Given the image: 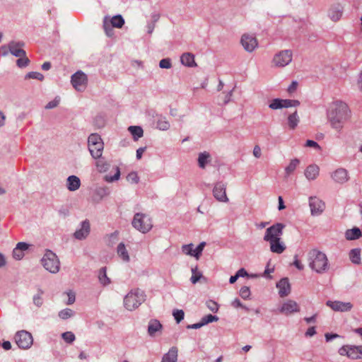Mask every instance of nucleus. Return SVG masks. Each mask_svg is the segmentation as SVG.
I'll return each mask as SVG.
<instances>
[{"instance_id": "obj_59", "label": "nucleus", "mask_w": 362, "mask_h": 362, "mask_svg": "<svg viewBox=\"0 0 362 362\" xmlns=\"http://www.w3.org/2000/svg\"><path fill=\"white\" fill-rule=\"evenodd\" d=\"M67 296H68L67 304L68 305L73 304L75 301V293L72 291H69L67 293Z\"/></svg>"}, {"instance_id": "obj_37", "label": "nucleus", "mask_w": 362, "mask_h": 362, "mask_svg": "<svg viewBox=\"0 0 362 362\" xmlns=\"http://www.w3.org/2000/svg\"><path fill=\"white\" fill-rule=\"evenodd\" d=\"M202 277V273L198 270L197 267L192 268L191 281L192 284H196Z\"/></svg>"}, {"instance_id": "obj_2", "label": "nucleus", "mask_w": 362, "mask_h": 362, "mask_svg": "<svg viewBox=\"0 0 362 362\" xmlns=\"http://www.w3.org/2000/svg\"><path fill=\"white\" fill-rule=\"evenodd\" d=\"M284 228V224L277 223L265 230L263 240L269 243L270 251L273 253L280 255L286 249V244L281 238Z\"/></svg>"}, {"instance_id": "obj_31", "label": "nucleus", "mask_w": 362, "mask_h": 362, "mask_svg": "<svg viewBox=\"0 0 362 362\" xmlns=\"http://www.w3.org/2000/svg\"><path fill=\"white\" fill-rule=\"evenodd\" d=\"M109 23L112 27L121 28L124 24V20L121 15H117L110 19Z\"/></svg>"}, {"instance_id": "obj_42", "label": "nucleus", "mask_w": 362, "mask_h": 362, "mask_svg": "<svg viewBox=\"0 0 362 362\" xmlns=\"http://www.w3.org/2000/svg\"><path fill=\"white\" fill-rule=\"evenodd\" d=\"M44 291L42 289L38 290V293L33 296V303L37 307H40L43 303L42 295Z\"/></svg>"}, {"instance_id": "obj_47", "label": "nucleus", "mask_w": 362, "mask_h": 362, "mask_svg": "<svg viewBox=\"0 0 362 362\" xmlns=\"http://www.w3.org/2000/svg\"><path fill=\"white\" fill-rule=\"evenodd\" d=\"M218 317L216 315H212L211 314H209L202 319V322L203 325H207L209 322H216L218 321Z\"/></svg>"}, {"instance_id": "obj_27", "label": "nucleus", "mask_w": 362, "mask_h": 362, "mask_svg": "<svg viewBox=\"0 0 362 362\" xmlns=\"http://www.w3.org/2000/svg\"><path fill=\"white\" fill-rule=\"evenodd\" d=\"M162 328V325L157 320H151L148 323V332L149 335L153 336L155 333Z\"/></svg>"}, {"instance_id": "obj_25", "label": "nucleus", "mask_w": 362, "mask_h": 362, "mask_svg": "<svg viewBox=\"0 0 362 362\" xmlns=\"http://www.w3.org/2000/svg\"><path fill=\"white\" fill-rule=\"evenodd\" d=\"M103 143L98 144L95 145L88 146L89 151L91 156L95 158H99L101 157L103 151Z\"/></svg>"}, {"instance_id": "obj_10", "label": "nucleus", "mask_w": 362, "mask_h": 362, "mask_svg": "<svg viewBox=\"0 0 362 362\" xmlns=\"http://www.w3.org/2000/svg\"><path fill=\"white\" fill-rule=\"evenodd\" d=\"M87 80L86 75L81 71H77L71 76V83L78 91H82L86 88Z\"/></svg>"}, {"instance_id": "obj_22", "label": "nucleus", "mask_w": 362, "mask_h": 362, "mask_svg": "<svg viewBox=\"0 0 362 362\" xmlns=\"http://www.w3.org/2000/svg\"><path fill=\"white\" fill-rule=\"evenodd\" d=\"M300 163V160L298 158L291 160L288 165L284 169L285 177H288L292 175L299 165Z\"/></svg>"}, {"instance_id": "obj_15", "label": "nucleus", "mask_w": 362, "mask_h": 362, "mask_svg": "<svg viewBox=\"0 0 362 362\" xmlns=\"http://www.w3.org/2000/svg\"><path fill=\"white\" fill-rule=\"evenodd\" d=\"M279 311L281 313L288 315L293 313L299 312L300 308L296 301L288 300L283 303Z\"/></svg>"}, {"instance_id": "obj_4", "label": "nucleus", "mask_w": 362, "mask_h": 362, "mask_svg": "<svg viewBox=\"0 0 362 362\" xmlns=\"http://www.w3.org/2000/svg\"><path fill=\"white\" fill-rule=\"evenodd\" d=\"M146 300L144 292L139 288L133 289L127 293L124 299V305L129 310L139 308Z\"/></svg>"}, {"instance_id": "obj_14", "label": "nucleus", "mask_w": 362, "mask_h": 362, "mask_svg": "<svg viewBox=\"0 0 362 362\" xmlns=\"http://www.w3.org/2000/svg\"><path fill=\"white\" fill-rule=\"evenodd\" d=\"M226 185L222 182H218L215 185L213 194L214 197L218 201L221 202H228V198L226 195Z\"/></svg>"}, {"instance_id": "obj_50", "label": "nucleus", "mask_w": 362, "mask_h": 362, "mask_svg": "<svg viewBox=\"0 0 362 362\" xmlns=\"http://www.w3.org/2000/svg\"><path fill=\"white\" fill-rule=\"evenodd\" d=\"M193 246L194 245L192 243L182 245V252L187 255L193 256V254H194Z\"/></svg>"}, {"instance_id": "obj_29", "label": "nucleus", "mask_w": 362, "mask_h": 362, "mask_svg": "<svg viewBox=\"0 0 362 362\" xmlns=\"http://www.w3.org/2000/svg\"><path fill=\"white\" fill-rule=\"evenodd\" d=\"M349 259L352 263L355 264H360L361 263V249H352L349 252Z\"/></svg>"}, {"instance_id": "obj_20", "label": "nucleus", "mask_w": 362, "mask_h": 362, "mask_svg": "<svg viewBox=\"0 0 362 362\" xmlns=\"http://www.w3.org/2000/svg\"><path fill=\"white\" fill-rule=\"evenodd\" d=\"M90 233V223L86 220L82 222L81 228L76 230L74 233V236L76 239L82 240L86 238Z\"/></svg>"}, {"instance_id": "obj_53", "label": "nucleus", "mask_w": 362, "mask_h": 362, "mask_svg": "<svg viewBox=\"0 0 362 362\" xmlns=\"http://www.w3.org/2000/svg\"><path fill=\"white\" fill-rule=\"evenodd\" d=\"M18 58L19 59L16 61V63L20 68L25 67L28 65L30 61L26 55Z\"/></svg>"}, {"instance_id": "obj_34", "label": "nucleus", "mask_w": 362, "mask_h": 362, "mask_svg": "<svg viewBox=\"0 0 362 362\" xmlns=\"http://www.w3.org/2000/svg\"><path fill=\"white\" fill-rule=\"evenodd\" d=\"M209 157H210V155L207 152L201 153L199 155L198 163H199V166L201 168H205L206 163H208V160H209Z\"/></svg>"}, {"instance_id": "obj_32", "label": "nucleus", "mask_w": 362, "mask_h": 362, "mask_svg": "<svg viewBox=\"0 0 362 362\" xmlns=\"http://www.w3.org/2000/svg\"><path fill=\"white\" fill-rule=\"evenodd\" d=\"M98 279L100 282L104 286L108 285L110 283V279L107 276L106 267H102L99 270Z\"/></svg>"}, {"instance_id": "obj_57", "label": "nucleus", "mask_w": 362, "mask_h": 362, "mask_svg": "<svg viewBox=\"0 0 362 362\" xmlns=\"http://www.w3.org/2000/svg\"><path fill=\"white\" fill-rule=\"evenodd\" d=\"M59 101H60L59 98H56L52 101H50L49 103H48L47 104V105L45 106V107L47 109L54 108V107H57L59 105Z\"/></svg>"}, {"instance_id": "obj_48", "label": "nucleus", "mask_w": 362, "mask_h": 362, "mask_svg": "<svg viewBox=\"0 0 362 362\" xmlns=\"http://www.w3.org/2000/svg\"><path fill=\"white\" fill-rule=\"evenodd\" d=\"M25 78H33L42 81L44 79V76L40 72L31 71L26 74Z\"/></svg>"}, {"instance_id": "obj_13", "label": "nucleus", "mask_w": 362, "mask_h": 362, "mask_svg": "<svg viewBox=\"0 0 362 362\" xmlns=\"http://www.w3.org/2000/svg\"><path fill=\"white\" fill-rule=\"evenodd\" d=\"M326 305L337 312H347L352 309L353 305L350 302L327 300Z\"/></svg>"}, {"instance_id": "obj_60", "label": "nucleus", "mask_w": 362, "mask_h": 362, "mask_svg": "<svg viewBox=\"0 0 362 362\" xmlns=\"http://www.w3.org/2000/svg\"><path fill=\"white\" fill-rule=\"evenodd\" d=\"M298 87V83L296 81H293L291 85L288 86L287 91L289 93H293L295 92Z\"/></svg>"}, {"instance_id": "obj_56", "label": "nucleus", "mask_w": 362, "mask_h": 362, "mask_svg": "<svg viewBox=\"0 0 362 362\" xmlns=\"http://www.w3.org/2000/svg\"><path fill=\"white\" fill-rule=\"evenodd\" d=\"M23 256H24L23 252H22L20 250H18L16 247L14 248V250L13 251V257H14V259L20 260L23 257Z\"/></svg>"}, {"instance_id": "obj_58", "label": "nucleus", "mask_w": 362, "mask_h": 362, "mask_svg": "<svg viewBox=\"0 0 362 362\" xmlns=\"http://www.w3.org/2000/svg\"><path fill=\"white\" fill-rule=\"evenodd\" d=\"M207 307L209 308V310L214 313L216 312L218 309V304L213 300H209L207 302Z\"/></svg>"}, {"instance_id": "obj_8", "label": "nucleus", "mask_w": 362, "mask_h": 362, "mask_svg": "<svg viewBox=\"0 0 362 362\" xmlns=\"http://www.w3.org/2000/svg\"><path fill=\"white\" fill-rule=\"evenodd\" d=\"M15 340L18 347L23 349L30 348L33 342L31 334L25 330L18 332L15 336Z\"/></svg>"}, {"instance_id": "obj_39", "label": "nucleus", "mask_w": 362, "mask_h": 362, "mask_svg": "<svg viewBox=\"0 0 362 362\" xmlns=\"http://www.w3.org/2000/svg\"><path fill=\"white\" fill-rule=\"evenodd\" d=\"M103 28L108 37L113 35V30L111 28V24L109 23V19L107 17H105L103 20Z\"/></svg>"}, {"instance_id": "obj_23", "label": "nucleus", "mask_w": 362, "mask_h": 362, "mask_svg": "<svg viewBox=\"0 0 362 362\" xmlns=\"http://www.w3.org/2000/svg\"><path fill=\"white\" fill-rule=\"evenodd\" d=\"M299 122L300 117L299 115H298L297 110H296L294 112L290 114L288 116L287 124L290 129H295L298 125Z\"/></svg>"}, {"instance_id": "obj_16", "label": "nucleus", "mask_w": 362, "mask_h": 362, "mask_svg": "<svg viewBox=\"0 0 362 362\" xmlns=\"http://www.w3.org/2000/svg\"><path fill=\"white\" fill-rule=\"evenodd\" d=\"M332 180L339 184H344L349 180L348 172L344 168H338L332 173Z\"/></svg>"}, {"instance_id": "obj_46", "label": "nucleus", "mask_w": 362, "mask_h": 362, "mask_svg": "<svg viewBox=\"0 0 362 362\" xmlns=\"http://www.w3.org/2000/svg\"><path fill=\"white\" fill-rule=\"evenodd\" d=\"M62 337L69 344L72 343L76 339L74 334L71 332H66L62 334Z\"/></svg>"}, {"instance_id": "obj_38", "label": "nucleus", "mask_w": 362, "mask_h": 362, "mask_svg": "<svg viewBox=\"0 0 362 362\" xmlns=\"http://www.w3.org/2000/svg\"><path fill=\"white\" fill-rule=\"evenodd\" d=\"M88 146L95 145L103 143L100 135L98 134H91L88 139Z\"/></svg>"}, {"instance_id": "obj_43", "label": "nucleus", "mask_w": 362, "mask_h": 362, "mask_svg": "<svg viewBox=\"0 0 362 362\" xmlns=\"http://www.w3.org/2000/svg\"><path fill=\"white\" fill-rule=\"evenodd\" d=\"M119 177H120L119 168L118 167H115V173L114 176H110V175H105V179L108 182H112L114 181L118 180L119 179Z\"/></svg>"}, {"instance_id": "obj_9", "label": "nucleus", "mask_w": 362, "mask_h": 362, "mask_svg": "<svg viewBox=\"0 0 362 362\" xmlns=\"http://www.w3.org/2000/svg\"><path fill=\"white\" fill-rule=\"evenodd\" d=\"M339 354L351 359L362 358V346H344L339 349Z\"/></svg>"}, {"instance_id": "obj_54", "label": "nucleus", "mask_w": 362, "mask_h": 362, "mask_svg": "<svg viewBox=\"0 0 362 362\" xmlns=\"http://www.w3.org/2000/svg\"><path fill=\"white\" fill-rule=\"evenodd\" d=\"M159 66L162 69H170L172 66L170 59H163L159 62Z\"/></svg>"}, {"instance_id": "obj_5", "label": "nucleus", "mask_w": 362, "mask_h": 362, "mask_svg": "<svg viewBox=\"0 0 362 362\" xmlns=\"http://www.w3.org/2000/svg\"><path fill=\"white\" fill-rule=\"evenodd\" d=\"M132 226L137 230L146 233L152 228L153 223L148 215L137 213L134 216Z\"/></svg>"}, {"instance_id": "obj_55", "label": "nucleus", "mask_w": 362, "mask_h": 362, "mask_svg": "<svg viewBox=\"0 0 362 362\" xmlns=\"http://www.w3.org/2000/svg\"><path fill=\"white\" fill-rule=\"evenodd\" d=\"M240 295L244 299L248 298L250 295V291L249 288L247 286L242 287L240 290Z\"/></svg>"}, {"instance_id": "obj_64", "label": "nucleus", "mask_w": 362, "mask_h": 362, "mask_svg": "<svg viewBox=\"0 0 362 362\" xmlns=\"http://www.w3.org/2000/svg\"><path fill=\"white\" fill-rule=\"evenodd\" d=\"M305 146L312 147L315 148H320L319 144L313 140H308L305 144Z\"/></svg>"}, {"instance_id": "obj_41", "label": "nucleus", "mask_w": 362, "mask_h": 362, "mask_svg": "<svg viewBox=\"0 0 362 362\" xmlns=\"http://www.w3.org/2000/svg\"><path fill=\"white\" fill-rule=\"evenodd\" d=\"M109 166H110L109 163H107L103 159H100V160H98L96 163V167H97L98 171L100 173L106 172L107 170V169L109 168Z\"/></svg>"}, {"instance_id": "obj_26", "label": "nucleus", "mask_w": 362, "mask_h": 362, "mask_svg": "<svg viewBox=\"0 0 362 362\" xmlns=\"http://www.w3.org/2000/svg\"><path fill=\"white\" fill-rule=\"evenodd\" d=\"M177 349L176 347L170 349L168 352L165 354L162 358L163 362H177Z\"/></svg>"}, {"instance_id": "obj_61", "label": "nucleus", "mask_w": 362, "mask_h": 362, "mask_svg": "<svg viewBox=\"0 0 362 362\" xmlns=\"http://www.w3.org/2000/svg\"><path fill=\"white\" fill-rule=\"evenodd\" d=\"M232 305L235 308H245L246 310H248L247 308H246L245 307L243 306V305L242 304V303L240 302V300L238 298H235V300H233L232 301Z\"/></svg>"}, {"instance_id": "obj_17", "label": "nucleus", "mask_w": 362, "mask_h": 362, "mask_svg": "<svg viewBox=\"0 0 362 362\" xmlns=\"http://www.w3.org/2000/svg\"><path fill=\"white\" fill-rule=\"evenodd\" d=\"M24 46L23 42H11L8 44V49L9 52L14 56L17 57H24L25 55V52L22 49V47Z\"/></svg>"}, {"instance_id": "obj_6", "label": "nucleus", "mask_w": 362, "mask_h": 362, "mask_svg": "<svg viewBox=\"0 0 362 362\" xmlns=\"http://www.w3.org/2000/svg\"><path fill=\"white\" fill-rule=\"evenodd\" d=\"M42 264L45 269L51 273L56 274L59 271V260L57 256L50 250L47 251L44 255Z\"/></svg>"}, {"instance_id": "obj_3", "label": "nucleus", "mask_w": 362, "mask_h": 362, "mask_svg": "<svg viewBox=\"0 0 362 362\" xmlns=\"http://www.w3.org/2000/svg\"><path fill=\"white\" fill-rule=\"evenodd\" d=\"M307 261L309 267L317 274H324L329 268L327 255L317 249H313L308 252Z\"/></svg>"}, {"instance_id": "obj_36", "label": "nucleus", "mask_w": 362, "mask_h": 362, "mask_svg": "<svg viewBox=\"0 0 362 362\" xmlns=\"http://www.w3.org/2000/svg\"><path fill=\"white\" fill-rule=\"evenodd\" d=\"M170 122L165 117H161L157 122V128L160 130H168L170 128Z\"/></svg>"}, {"instance_id": "obj_11", "label": "nucleus", "mask_w": 362, "mask_h": 362, "mask_svg": "<svg viewBox=\"0 0 362 362\" xmlns=\"http://www.w3.org/2000/svg\"><path fill=\"white\" fill-rule=\"evenodd\" d=\"M240 42L245 51L253 52L258 46L256 37L253 35L244 34L241 37Z\"/></svg>"}, {"instance_id": "obj_1", "label": "nucleus", "mask_w": 362, "mask_h": 362, "mask_svg": "<svg viewBox=\"0 0 362 362\" xmlns=\"http://www.w3.org/2000/svg\"><path fill=\"white\" fill-rule=\"evenodd\" d=\"M327 116L331 127L340 131L344 124L350 118L351 111L346 103L337 100L329 105Z\"/></svg>"}, {"instance_id": "obj_44", "label": "nucleus", "mask_w": 362, "mask_h": 362, "mask_svg": "<svg viewBox=\"0 0 362 362\" xmlns=\"http://www.w3.org/2000/svg\"><path fill=\"white\" fill-rule=\"evenodd\" d=\"M205 245V242L200 243L199 245L196 247V249L194 250L193 257H196L197 259H199Z\"/></svg>"}, {"instance_id": "obj_35", "label": "nucleus", "mask_w": 362, "mask_h": 362, "mask_svg": "<svg viewBox=\"0 0 362 362\" xmlns=\"http://www.w3.org/2000/svg\"><path fill=\"white\" fill-rule=\"evenodd\" d=\"M341 10L338 8H332L329 11V16L332 21L337 22L341 18Z\"/></svg>"}, {"instance_id": "obj_19", "label": "nucleus", "mask_w": 362, "mask_h": 362, "mask_svg": "<svg viewBox=\"0 0 362 362\" xmlns=\"http://www.w3.org/2000/svg\"><path fill=\"white\" fill-rule=\"evenodd\" d=\"M320 174V168L318 165L315 164H312L308 165L304 172V175L305 177L308 180H315Z\"/></svg>"}, {"instance_id": "obj_62", "label": "nucleus", "mask_w": 362, "mask_h": 362, "mask_svg": "<svg viewBox=\"0 0 362 362\" xmlns=\"http://www.w3.org/2000/svg\"><path fill=\"white\" fill-rule=\"evenodd\" d=\"M16 248H17L18 250H21L22 252H24L25 250L28 249V245L27 243H23V242L18 243L16 245Z\"/></svg>"}, {"instance_id": "obj_7", "label": "nucleus", "mask_w": 362, "mask_h": 362, "mask_svg": "<svg viewBox=\"0 0 362 362\" xmlns=\"http://www.w3.org/2000/svg\"><path fill=\"white\" fill-rule=\"evenodd\" d=\"M293 59V53L291 50H281L274 54L271 64L273 67L283 68L289 64Z\"/></svg>"}, {"instance_id": "obj_12", "label": "nucleus", "mask_w": 362, "mask_h": 362, "mask_svg": "<svg viewBox=\"0 0 362 362\" xmlns=\"http://www.w3.org/2000/svg\"><path fill=\"white\" fill-rule=\"evenodd\" d=\"M309 206L313 216L321 214L325 208V203L316 197L310 198Z\"/></svg>"}, {"instance_id": "obj_45", "label": "nucleus", "mask_w": 362, "mask_h": 362, "mask_svg": "<svg viewBox=\"0 0 362 362\" xmlns=\"http://www.w3.org/2000/svg\"><path fill=\"white\" fill-rule=\"evenodd\" d=\"M272 110L281 109L282 107V99L276 98L272 100L269 105Z\"/></svg>"}, {"instance_id": "obj_52", "label": "nucleus", "mask_w": 362, "mask_h": 362, "mask_svg": "<svg viewBox=\"0 0 362 362\" xmlns=\"http://www.w3.org/2000/svg\"><path fill=\"white\" fill-rule=\"evenodd\" d=\"M127 180L130 183H138L139 177L136 173L131 172L127 175Z\"/></svg>"}, {"instance_id": "obj_40", "label": "nucleus", "mask_w": 362, "mask_h": 362, "mask_svg": "<svg viewBox=\"0 0 362 362\" xmlns=\"http://www.w3.org/2000/svg\"><path fill=\"white\" fill-rule=\"evenodd\" d=\"M300 102L297 100L282 99V107H298Z\"/></svg>"}, {"instance_id": "obj_51", "label": "nucleus", "mask_w": 362, "mask_h": 362, "mask_svg": "<svg viewBox=\"0 0 362 362\" xmlns=\"http://www.w3.org/2000/svg\"><path fill=\"white\" fill-rule=\"evenodd\" d=\"M173 315L177 323H180L184 319L185 316V313L182 310H175L173 313Z\"/></svg>"}, {"instance_id": "obj_28", "label": "nucleus", "mask_w": 362, "mask_h": 362, "mask_svg": "<svg viewBox=\"0 0 362 362\" xmlns=\"http://www.w3.org/2000/svg\"><path fill=\"white\" fill-rule=\"evenodd\" d=\"M361 235V231L358 228L349 229L345 233L346 238L349 240L358 239Z\"/></svg>"}, {"instance_id": "obj_49", "label": "nucleus", "mask_w": 362, "mask_h": 362, "mask_svg": "<svg viewBox=\"0 0 362 362\" xmlns=\"http://www.w3.org/2000/svg\"><path fill=\"white\" fill-rule=\"evenodd\" d=\"M72 315H73V310L69 308L64 309L59 313V317L63 320L68 319L69 317H71Z\"/></svg>"}, {"instance_id": "obj_63", "label": "nucleus", "mask_w": 362, "mask_h": 362, "mask_svg": "<svg viewBox=\"0 0 362 362\" xmlns=\"http://www.w3.org/2000/svg\"><path fill=\"white\" fill-rule=\"evenodd\" d=\"M293 265L299 270L304 269V265L301 263V262L298 259L297 257H295V260L293 262Z\"/></svg>"}, {"instance_id": "obj_30", "label": "nucleus", "mask_w": 362, "mask_h": 362, "mask_svg": "<svg viewBox=\"0 0 362 362\" xmlns=\"http://www.w3.org/2000/svg\"><path fill=\"white\" fill-rule=\"evenodd\" d=\"M117 255L123 261L129 262V256L124 243H121L117 246Z\"/></svg>"}, {"instance_id": "obj_33", "label": "nucleus", "mask_w": 362, "mask_h": 362, "mask_svg": "<svg viewBox=\"0 0 362 362\" xmlns=\"http://www.w3.org/2000/svg\"><path fill=\"white\" fill-rule=\"evenodd\" d=\"M128 130L132 134L134 140H137L143 136L144 131L141 127L139 126H130Z\"/></svg>"}, {"instance_id": "obj_18", "label": "nucleus", "mask_w": 362, "mask_h": 362, "mask_svg": "<svg viewBox=\"0 0 362 362\" xmlns=\"http://www.w3.org/2000/svg\"><path fill=\"white\" fill-rule=\"evenodd\" d=\"M281 297L287 296L291 292V286L286 278L281 279L276 284Z\"/></svg>"}, {"instance_id": "obj_21", "label": "nucleus", "mask_w": 362, "mask_h": 362, "mask_svg": "<svg viewBox=\"0 0 362 362\" xmlns=\"http://www.w3.org/2000/svg\"><path fill=\"white\" fill-rule=\"evenodd\" d=\"M181 62L183 65L188 67L197 66L194 60V55L189 52L184 53L180 57Z\"/></svg>"}, {"instance_id": "obj_24", "label": "nucleus", "mask_w": 362, "mask_h": 362, "mask_svg": "<svg viewBox=\"0 0 362 362\" xmlns=\"http://www.w3.org/2000/svg\"><path fill=\"white\" fill-rule=\"evenodd\" d=\"M81 181L80 179L75 176L71 175L67 178V188L70 191H75L80 187Z\"/></svg>"}]
</instances>
